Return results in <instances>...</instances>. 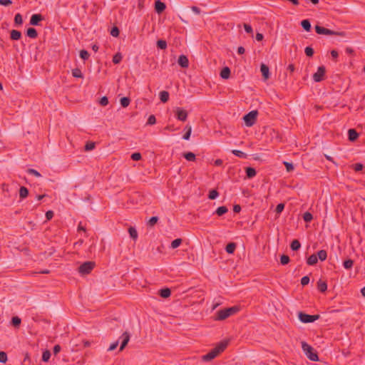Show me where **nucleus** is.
I'll use <instances>...</instances> for the list:
<instances>
[{
    "instance_id": "nucleus-1",
    "label": "nucleus",
    "mask_w": 365,
    "mask_h": 365,
    "mask_svg": "<svg viewBox=\"0 0 365 365\" xmlns=\"http://www.w3.org/2000/svg\"><path fill=\"white\" fill-rule=\"evenodd\" d=\"M230 342L229 339H225L218 343L215 348L210 351L207 354L203 355L202 359L204 361H210L217 357L220 353L224 351Z\"/></svg>"
},
{
    "instance_id": "nucleus-51",
    "label": "nucleus",
    "mask_w": 365,
    "mask_h": 365,
    "mask_svg": "<svg viewBox=\"0 0 365 365\" xmlns=\"http://www.w3.org/2000/svg\"><path fill=\"white\" fill-rule=\"evenodd\" d=\"M284 165H285L287 172H291L294 170V165L292 163L284 161Z\"/></svg>"
},
{
    "instance_id": "nucleus-54",
    "label": "nucleus",
    "mask_w": 365,
    "mask_h": 365,
    "mask_svg": "<svg viewBox=\"0 0 365 365\" xmlns=\"http://www.w3.org/2000/svg\"><path fill=\"white\" fill-rule=\"evenodd\" d=\"M314 49L312 47H306L305 48V53L307 56H312L314 54Z\"/></svg>"
},
{
    "instance_id": "nucleus-30",
    "label": "nucleus",
    "mask_w": 365,
    "mask_h": 365,
    "mask_svg": "<svg viewBox=\"0 0 365 365\" xmlns=\"http://www.w3.org/2000/svg\"><path fill=\"white\" fill-rule=\"evenodd\" d=\"M317 258L321 261H324L327 257V253L326 250H321L317 254Z\"/></svg>"
},
{
    "instance_id": "nucleus-4",
    "label": "nucleus",
    "mask_w": 365,
    "mask_h": 365,
    "mask_svg": "<svg viewBox=\"0 0 365 365\" xmlns=\"http://www.w3.org/2000/svg\"><path fill=\"white\" fill-rule=\"evenodd\" d=\"M257 115H258V111L256 110H252V111L249 112L248 113H247L243 117L245 124L247 127L252 126L256 123Z\"/></svg>"
},
{
    "instance_id": "nucleus-63",
    "label": "nucleus",
    "mask_w": 365,
    "mask_h": 365,
    "mask_svg": "<svg viewBox=\"0 0 365 365\" xmlns=\"http://www.w3.org/2000/svg\"><path fill=\"white\" fill-rule=\"evenodd\" d=\"M61 349V347L60 345H58V344L55 345L53 347V350L54 355L58 354L60 352Z\"/></svg>"
},
{
    "instance_id": "nucleus-61",
    "label": "nucleus",
    "mask_w": 365,
    "mask_h": 365,
    "mask_svg": "<svg viewBox=\"0 0 365 365\" xmlns=\"http://www.w3.org/2000/svg\"><path fill=\"white\" fill-rule=\"evenodd\" d=\"M12 4L11 0H0V4L2 6H8Z\"/></svg>"
},
{
    "instance_id": "nucleus-18",
    "label": "nucleus",
    "mask_w": 365,
    "mask_h": 365,
    "mask_svg": "<svg viewBox=\"0 0 365 365\" xmlns=\"http://www.w3.org/2000/svg\"><path fill=\"white\" fill-rule=\"evenodd\" d=\"M245 173L247 178L249 179L254 178L257 174L255 169L252 167L246 168Z\"/></svg>"
},
{
    "instance_id": "nucleus-57",
    "label": "nucleus",
    "mask_w": 365,
    "mask_h": 365,
    "mask_svg": "<svg viewBox=\"0 0 365 365\" xmlns=\"http://www.w3.org/2000/svg\"><path fill=\"white\" fill-rule=\"evenodd\" d=\"M131 159L133 160H140L141 159V154L140 153H134L131 155Z\"/></svg>"
},
{
    "instance_id": "nucleus-17",
    "label": "nucleus",
    "mask_w": 365,
    "mask_h": 365,
    "mask_svg": "<svg viewBox=\"0 0 365 365\" xmlns=\"http://www.w3.org/2000/svg\"><path fill=\"white\" fill-rule=\"evenodd\" d=\"M317 289L321 292H324L327 289V284L325 281L319 279L317 282Z\"/></svg>"
},
{
    "instance_id": "nucleus-7",
    "label": "nucleus",
    "mask_w": 365,
    "mask_h": 365,
    "mask_svg": "<svg viewBox=\"0 0 365 365\" xmlns=\"http://www.w3.org/2000/svg\"><path fill=\"white\" fill-rule=\"evenodd\" d=\"M299 319L303 323H311L314 322L319 318V315H310L304 312H299Z\"/></svg>"
},
{
    "instance_id": "nucleus-34",
    "label": "nucleus",
    "mask_w": 365,
    "mask_h": 365,
    "mask_svg": "<svg viewBox=\"0 0 365 365\" xmlns=\"http://www.w3.org/2000/svg\"><path fill=\"white\" fill-rule=\"evenodd\" d=\"M95 146H96V143L94 142H87L86 144L85 145V147H84V150L86 151H90V150H92L95 148Z\"/></svg>"
},
{
    "instance_id": "nucleus-3",
    "label": "nucleus",
    "mask_w": 365,
    "mask_h": 365,
    "mask_svg": "<svg viewBox=\"0 0 365 365\" xmlns=\"http://www.w3.org/2000/svg\"><path fill=\"white\" fill-rule=\"evenodd\" d=\"M302 348L309 359L313 361H317L319 360L317 353L315 351L313 347H312L307 342H302Z\"/></svg>"
},
{
    "instance_id": "nucleus-64",
    "label": "nucleus",
    "mask_w": 365,
    "mask_h": 365,
    "mask_svg": "<svg viewBox=\"0 0 365 365\" xmlns=\"http://www.w3.org/2000/svg\"><path fill=\"white\" fill-rule=\"evenodd\" d=\"M287 70L289 71L290 73H293L295 70V66L294 64L291 63L289 64L287 68Z\"/></svg>"
},
{
    "instance_id": "nucleus-21",
    "label": "nucleus",
    "mask_w": 365,
    "mask_h": 365,
    "mask_svg": "<svg viewBox=\"0 0 365 365\" xmlns=\"http://www.w3.org/2000/svg\"><path fill=\"white\" fill-rule=\"evenodd\" d=\"M160 99L163 103H166L169 100V93L166 91H163L159 93Z\"/></svg>"
},
{
    "instance_id": "nucleus-23",
    "label": "nucleus",
    "mask_w": 365,
    "mask_h": 365,
    "mask_svg": "<svg viewBox=\"0 0 365 365\" xmlns=\"http://www.w3.org/2000/svg\"><path fill=\"white\" fill-rule=\"evenodd\" d=\"M236 249V244L235 242H230L226 245L225 250L228 254H232Z\"/></svg>"
},
{
    "instance_id": "nucleus-52",
    "label": "nucleus",
    "mask_w": 365,
    "mask_h": 365,
    "mask_svg": "<svg viewBox=\"0 0 365 365\" xmlns=\"http://www.w3.org/2000/svg\"><path fill=\"white\" fill-rule=\"evenodd\" d=\"M284 209V203H279L277 205L276 207V209H275V212L277 213V214H279L281 213Z\"/></svg>"
},
{
    "instance_id": "nucleus-46",
    "label": "nucleus",
    "mask_w": 365,
    "mask_h": 365,
    "mask_svg": "<svg viewBox=\"0 0 365 365\" xmlns=\"http://www.w3.org/2000/svg\"><path fill=\"white\" fill-rule=\"evenodd\" d=\"M27 173L29 174H31V175H33L37 178H39L41 176V173L39 172H38L35 169H33V168H29L27 170Z\"/></svg>"
},
{
    "instance_id": "nucleus-2",
    "label": "nucleus",
    "mask_w": 365,
    "mask_h": 365,
    "mask_svg": "<svg viewBox=\"0 0 365 365\" xmlns=\"http://www.w3.org/2000/svg\"><path fill=\"white\" fill-rule=\"evenodd\" d=\"M240 311L238 306H233L226 309H220L215 313L214 319L215 321H223L230 316H232Z\"/></svg>"
},
{
    "instance_id": "nucleus-58",
    "label": "nucleus",
    "mask_w": 365,
    "mask_h": 365,
    "mask_svg": "<svg viewBox=\"0 0 365 365\" xmlns=\"http://www.w3.org/2000/svg\"><path fill=\"white\" fill-rule=\"evenodd\" d=\"M100 104L103 106H106L108 104V99L106 96H103L99 101Z\"/></svg>"
},
{
    "instance_id": "nucleus-8",
    "label": "nucleus",
    "mask_w": 365,
    "mask_h": 365,
    "mask_svg": "<svg viewBox=\"0 0 365 365\" xmlns=\"http://www.w3.org/2000/svg\"><path fill=\"white\" fill-rule=\"evenodd\" d=\"M326 68L324 66L318 67L317 71L314 73L313 79L315 82H321L324 79Z\"/></svg>"
},
{
    "instance_id": "nucleus-31",
    "label": "nucleus",
    "mask_w": 365,
    "mask_h": 365,
    "mask_svg": "<svg viewBox=\"0 0 365 365\" xmlns=\"http://www.w3.org/2000/svg\"><path fill=\"white\" fill-rule=\"evenodd\" d=\"M120 102L122 107L126 108L129 106L130 99L128 97H123L120 98Z\"/></svg>"
},
{
    "instance_id": "nucleus-53",
    "label": "nucleus",
    "mask_w": 365,
    "mask_h": 365,
    "mask_svg": "<svg viewBox=\"0 0 365 365\" xmlns=\"http://www.w3.org/2000/svg\"><path fill=\"white\" fill-rule=\"evenodd\" d=\"M352 167L356 172H359L362 170L364 165L361 163H355Z\"/></svg>"
},
{
    "instance_id": "nucleus-9",
    "label": "nucleus",
    "mask_w": 365,
    "mask_h": 365,
    "mask_svg": "<svg viewBox=\"0 0 365 365\" xmlns=\"http://www.w3.org/2000/svg\"><path fill=\"white\" fill-rule=\"evenodd\" d=\"M175 117L180 121H185L187 118V112L182 108L177 107L175 110Z\"/></svg>"
},
{
    "instance_id": "nucleus-42",
    "label": "nucleus",
    "mask_w": 365,
    "mask_h": 365,
    "mask_svg": "<svg viewBox=\"0 0 365 365\" xmlns=\"http://www.w3.org/2000/svg\"><path fill=\"white\" fill-rule=\"evenodd\" d=\"M14 23L16 25H21L23 23L22 16L20 14H16L14 17Z\"/></svg>"
},
{
    "instance_id": "nucleus-59",
    "label": "nucleus",
    "mask_w": 365,
    "mask_h": 365,
    "mask_svg": "<svg viewBox=\"0 0 365 365\" xmlns=\"http://www.w3.org/2000/svg\"><path fill=\"white\" fill-rule=\"evenodd\" d=\"M30 362H31V359H30L29 354V353H28V352H26V353L25 354V357H24V359L23 364H24V365H27V364H30Z\"/></svg>"
},
{
    "instance_id": "nucleus-5",
    "label": "nucleus",
    "mask_w": 365,
    "mask_h": 365,
    "mask_svg": "<svg viewBox=\"0 0 365 365\" xmlns=\"http://www.w3.org/2000/svg\"><path fill=\"white\" fill-rule=\"evenodd\" d=\"M315 31L318 34H322V35H335V36H344L345 33L344 32H336L332 30H330L329 29L322 27L319 25L315 26Z\"/></svg>"
},
{
    "instance_id": "nucleus-12",
    "label": "nucleus",
    "mask_w": 365,
    "mask_h": 365,
    "mask_svg": "<svg viewBox=\"0 0 365 365\" xmlns=\"http://www.w3.org/2000/svg\"><path fill=\"white\" fill-rule=\"evenodd\" d=\"M165 4L162 2L160 0H157L155 2V10L158 14H161L165 9Z\"/></svg>"
},
{
    "instance_id": "nucleus-56",
    "label": "nucleus",
    "mask_w": 365,
    "mask_h": 365,
    "mask_svg": "<svg viewBox=\"0 0 365 365\" xmlns=\"http://www.w3.org/2000/svg\"><path fill=\"white\" fill-rule=\"evenodd\" d=\"M309 277L308 276H304L301 279V284L302 286L307 285L309 283Z\"/></svg>"
},
{
    "instance_id": "nucleus-10",
    "label": "nucleus",
    "mask_w": 365,
    "mask_h": 365,
    "mask_svg": "<svg viewBox=\"0 0 365 365\" xmlns=\"http://www.w3.org/2000/svg\"><path fill=\"white\" fill-rule=\"evenodd\" d=\"M130 336L128 331H125L120 336V339H122V341H121V344H120V349H119L120 351H123L125 349V347L127 346L128 341H130Z\"/></svg>"
},
{
    "instance_id": "nucleus-36",
    "label": "nucleus",
    "mask_w": 365,
    "mask_h": 365,
    "mask_svg": "<svg viewBox=\"0 0 365 365\" xmlns=\"http://www.w3.org/2000/svg\"><path fill=\"white\" fill-rule=\"evenodd\" d=\"M354 261L351 259H346L344 262V267L346 269H349L353 267Z\"/></svg>"
},
{
    "instance_id": "nucleus-37",
    "label": "nucleus",
    "mask_w": 365,
    "mask_h": 365,
    "mask_svg": "<svg viewBox=\"0 0 365 365\" xmlns=\"http://www.w3.org/2000/svg\"><path fill=\"white\" fill-rule=\"evenodd\" d=\"M181 243L182 240L180 238L175 239L171 242L170 247L173 249H175L181 245Z\"/></svg>"
},
{
    "instance_id": "nucleus-33",
    "label": "nucleus",
    "mask_w": 365,
    "mask_h": 365,
    "mask_svg": "<svg viewBox=\"0 0 365 365\" xmlns=\"http://www.w3.org/2000/svg\"><path fill=\"white\" fill-rule=\"evenodd\" d=\"M21 322V319L19 317H14L11 319V324L16 327L18 328Z\"/></svg>"
},
{
    "instance_id": "nucleus-45",
    "label": "nucleus",
    "mask_w": 365,
    "mask_h": 365,
    "mask_svg": "<svg viewBox=\"0 0 365 365\" xmlns=\"http://www.w3.org/2000/svg\"><path fill=\"white\" fill-rule=\"evenodd\" d=\"M289 257L286 255H282L280 257V262L282 264L285 265L289 262Z\"/></svg>"
},
{
    "instance_id": "nucleus-49",
    "label": "nucleus",
    "mask_w": 365,
    "mask_h": 365,
    "mask_svg": "<svg viewBox=\"0 0 365 365\" xmlns=\"http://www.w3.org/2000/svg\"><path fill=\"white\" fill-rule=\"evenodd\" d=\"M119 34V29L117 26H113L110 31V34L114 37H117L118 36Z\"/></svg>"
},
{
    "instance_id": "nucleus-50",
    "label": "nucleus",
    "mask_w": 365,
    "mask_h": 365,
    "mask_svg": "<svg viewBox=\"0 0 365 365\" xmlns=\"http://www.w3.org/2000/svg\"><path fill=\"white\" fill-rule=\"evenodd\" d=\"M156 123V118L155 117L154 115H150L149 117H148V121H147V124L148 125H154Z\"/></svg>"
},
{
    "instance_id": "nucleus-14",
    "label": "nucleus",
    "mask_w": 365,
    "mask_h": 365,
    "mask_svg": "<svg viewBox=\"0 0 365 365\" xmlns=\"http://www.w3.org/2000/svg\"><path fill=\"white\" fill-rule=\"evenodd\" d=\"M178 63L182 68H187L189 66L188 58L185 55H180L179 56Z\"/></svg>"
},
{
    "instance_id": "nucleus-41",
    "label": "nucleus",
    "mask_w": 365,
    "mask_h": 365,
    "mask_svg": "<svg viewBox=\"0 0 365 365\" xmlns=\"http://www.w3.org/2000/svg\"><path fill=\"white\" fill-rule=\"evenodd\" d=\"M219 195V192L216 190H212L210 191L208 197L210 200H215Z\"/></svg>"
},
{
    "instance_id": "nucleus-47",
    "label": "nucleus",
    "mask_w": 365,
    "mask_h": 365,
    "mask_svg": "<svg viewBox=\"0 0 365 365\" xmlns=\"http://www.w3.org/2000/svg\"><path fill=\"white\" fill-rule=\"evenodd\" d=\"M158 217H156V216L152 217L148 222V225L153 227L158 222Z\"/></svg>"
},
{
    "instance_id": "nucleus-27",
    "label": "nucleus",
    "mask_w": 365,
    "mask_h": 365,
    "mask_svg": "<svg viewBox=\"0 0 365 365\" xmlns=\"http://www.w3.org/2000/svg\"><path fill=\"white\" fill-rule=\"evenodd\" d=\"M21 37V33L17 30H12L11 31V38L12 40H19Z\"/></svg>"
},
{
    "instance_id": "nucleus-40",
    "label": "nucleus",
    "mask_w": 365,
    "mask_h": 365,
    "mask_svg": "<svg viewBox=\"0 0 365 365\" xmlns=\"http://www.w3.org/2000/svg\"><path fill=\"white\" fill-rule=\"evenodd\" d=\"M51 357V352L48 350H46L43 352L42 354V361L47 362L48 361L49 359Z\"/></svg>"
},
{
    "instance_id": "nucleus-13",
    "label": "nucleus",
    "mask_w": 365,
    "mask_h": 365,
    "mask_svg": "<svg viewBox=\"0 0 365 365\" xmlns=\"http://www.w3.org/2000/svg\"><path fill=\"white\" fill-rule=\"evenodd\" d=\"M260 71L262 75V77L264 81L267 80L269 78V67L264 63H262L260 66Z\"/></svg>"
},
{
    "instance_id": "nucleus-26",
    "label": "nucleus",
    "mask_w": 365,
    "mask_h": 365,
    "mask_svg": "<svg viewBox=\"0 0 365 365\" xmlns=\"http://www.w3.org/2000/svg\"><path fill=\"white\" fill-rule=\"evenodd\" d=\"M228 211V209L225 206H220L217 208L215 213L217 214L218 216H222L227 213Z\"/></svg>"
},
{
    "instance_id": "nucleus-11",
    "label": "nucleus",
    "mask_w": 365,
    "mask_h": 365,
    "mask_svg": "<svg viewBox=\"0 0 365 365\" xmlns=\"http://www.w3.org/2000/svg\"><path fill=\"white\" fill-rule=\"evenodd\" d=\"M44 19V17L40 14H33L30 19V24L32 26H38L39 23Z\"/></svg>"
},
{
    "instance_id": "nucleus-6",
    "label": "nucleus",
    "mask_w": 365,
    "mask_h": 365,
    "mask_svg": "<svg viewBox=\"0 0 365 365\" xmlns=\"http://www.w3.org/2000/svg\"><path fill=\"white\" fill-rule=\"evenodd\" d=\"M95 265L96 264L94 262H85L78 267V272L82 275L88 274L93 269Z\"/></svg>"
},
{
    "instance_id": "nucleus-44",
    "label": "nucleus",
    "mask_w": 365,
    "mask_h": 365,
    "mask_svg": "<svg viewBox=\"0 0 365 365\" xmlns=\"http://www.w3.org/2000/svg\"><path fill=\"white\" fill-rule=\"evenodd\" d=\"M303 219L306 222H309L313 219V216L310 212H306L303 215Z\"/></svg>"
},
{
    "instance_id": "nucleus-28",
    "label": "nucleus",
    "mask_w": 365,
    "mask_h": 365,
    "mask_svg": "<svg viewBox=\"0 0 365 365\" xmlns=\"http://www.w3.org/2000/svg\"><path fill=\"white\" fill-rule=\"evenodd\" d=\"M301 26L307 31H309L311 29V23L308 19L302 20Z\"/></svg>"
},
{
    "instance_id": "nucleus-48",
    "label": "nucleus",
    "mask_w": 365,
    "mask_h": 365,
    "mask_svg": "<svg viewBox=\"0 0 365 365\" xmlns=\"http://www.w3.org/2000/svg\"><path fill=\"white\" fill-rule=\"evenodd\" d=\"M8 360L7 354L4 351H0V362L5 364Z\"/></svg>"
},
{
    "instance_id": "nucleus-32",
    "label": "nucleus",
    "mask_w": 365,
    "mask_h": 365,
    "mask_svg": "<svg viewBox=\"0 0 365 365\" xmlns=\"http://www.w3.org/2000/svg\"><path fill=\"white\" fill-rule=\"evenodd\" d=\"M232 153L235 156H237L241 158H247V155L245 153H244L241 150H232Z\"/></svg>"
},
{
    "instance_id": "nucleus-29",
    "label": "nucleus",
    "mask_w": 365,
    "mask_h": 365,
    "mask_svg": "<svg viewBox=\"0 0 365 365\" xmlns=\"http://www.w3.org/2000/svg\"><path fill=\"white\" fill-rule=\"evenodd\" d=\"M290 247L292 250L297 251L301 247V244L298 240H294L290 245Z\"/></svg>"
},
{
    "instance_id": "nucleus-15",
    "label": "nucleus",
    "mask_w": 365,
    "mask_h": 365,
    "mask_svg": "<svg viewBox=\"0 0 365 365\" xmlns=\"http://www.w3.org/2000/svg\"><path fill=\"white\" fill-rule=\"evenodd\" d=\"M231 71L229 67H224L220 73V76L223 79H228L230 77Z\"/></svg>"
},
{
    "instance_id": "nucleus-62",
    "label": "nucleus",
    "mask_w": 365,
    "mask_h": 365,
    "mask_svg": "<svg viewBox=\"0 0 365 365\" xmlns=\"http://www.w3.org/2000/svg\"><path fill=\"white\" fill-rule=\"evenodd\" d=\"M53 217V212L52 210H48L46 212V217L48 220H50Z\"/></svg>"
},
{
    "instance_id": "nucleus-16",
    "label": "nucleus",
    "mask_w": 365,
    "mask_h": 365,
    "mask_svg": "<svg viewBox=\"0 0 365 365\" xmlns=\"http://www.w3.org/2000/svg\"><path fill=\"white\" fill-rule=\"evenodd\" d=\"M359 137L358 133L354 129H349L348 130V138L351 142L355 141Z\"/></svg>"
},
{
    "instance_id": "nucleus-35",
    "label": "nucleus",
    "mask_w": 365,
    "mask_h": 365,
    "mask_svg": "<svg viewBox=\"0 0 365 365\" xmlns=\"http://www.w3.org/2000/svg\"><path fill=\"white\" fill-rule=\"evenodd\" d=\"M128 232H129L130 236L131 238H133V240L137 239V237H138V232H137L136 230L134 227H129Z\"/></svg>"
},
{
    "instance_id": "nucleus-39",
    "label": "nucleus",
    "mask_w": 365,
    "mask_h": 365,
    "mask_svg": "<svg viewBox=\"0 0 365 365\" xmlns=\"http://www.w3.org/2000/svg\"><path fill=\"white\" fill-rule=\"evenodd\" d=\"M122 60V55L120 53H117L113 57V62L115 64L119 63Z\"/></svg>"
},
{
    "instance_id": "nucleus-55",
    "label": "nucleus",
    "mask_w": 365,
    "mask_h": 365,
    "mask_svg": "<svg viewBox=\"0 0 365 365\" xmlns=\"http://www.w3.org/2000/svg\"><path fill=\"white\" fill-rule=\"evenodd\" d=\"M243 26H244V29H245V31L247 34H250L252 35L253 30H252V26L250 24H244Z\"/></svg>"
},
{
    "instance_id": "nucleus-24",
    "label": "nucleus",
    "mask_w": 365,
    "mask_h": 365,
    "mask_svg": "<svg viewBox=\"0 0 365 365\" xmlns=\"http://www.w3.org/2000/svg\"><path fill=\"white\" fill-rule=\"evenodd\" d=\"M29 195V190L24 186H21L19 189V197L21 199H24Z\"/></svg>"
},
{
    "instance_id": "nucleus-25",
    "label": "nucleus",
    "mask_w": 365,
    "mask_h": 365,
    "mask_svg": "<svg viewBox=\"0 0 365 365\" xmlns=\"http://www.w3.org/2000/svg\"><path fill=\"white\" fill-rule=\"evenodd\" d=\"M182 155L188 161L193 162L196 159L195 155L192 152L184 153Z\"/></svg>"
},
{
    "instance_id": "nucleus-19",
    "label": "nucleus",
    "mask_w": 365,
    "mask_h": 365,
    "mask_svg": "<svg viewBox=\"0 0 365 365\" xmlns=\"http://www.w3.org/2000/svg\"><path fill=\"white\" fill-rule=\"evenodd\" d=\"M26 35L29 38H35L38 36V33L36 29L30 27L26 31Z\"/></svg>"
},
{
    "instance_id": "nucleus-43",
    "label": "nucleus",
    "mask_w": 365,
    "mask_h": 365,
    "mask_svg": "<svg viewBox=\"0 0 365 365\" xmlns=\"http://www.w3.org/2000/svg\"><path fill=\"white\" fill-rule=\"evenodd\" d=\"M90 56L89 53L86 50H81L80 51V57L83 60H88Z\"/></svg>"
},
{
    "instance_id": "nucleus-20",
    "label": "nucleus",
    "mask_w": 365,
    "mask_h": 365,
    "mask_svg": "<svg viewBox=\"0 0 365 365\" xmlns=\"http://www.w3.org/2000/svg\"><path fill=\"white\" fill-rule=\"evenodd\" d=\"M317 262H318V258H317V255H315V254L310 255L307 258V263L309 265H314L317 263Z\"/></svg>"
},
{
    "instance_id": "nucleus-60",
    "label": "nucleus",
    "mask_w": 365,
    "mask_h": 365,
    "mask_svg": "<svg viewBox=\"0 0 365 365\" xmlns=\"http://www.w3.org/2000/svg\"><path fill=\"white\" fill-rule=\"evenodd\" d=\"M118 345V341L113 342V344H110V346L108 349V351H111L115 350L117 348Z\"/></svg>"
},
{
    "instance_id": "nucleus-22",
    "label": "nucleus",
    "mask_w": 365,
    "mask_h": 365,
    "mask_svg": "<svg viewBox=\"0 0 365 365\" xmlns=\"http://www.w3.org/2000/svg\"><path fill=\"white\" fill-rule=\"evenodd\" d=\"M159 294L163 298H168L171 294V291L169 288L162 289L159 291Z\"/></svg>"
},
{
    "instance_id": "nucleus-38",
    "label": "nucleus",
    "mask_w": 365,
    "mask_h": 365,
    "mask_svg": "<svg viewBox=\"0 0 365 365\" xmlns=\"http://www.w3.org/2000/svg\"><path fill=\"white\" fill-rule=\"evenodd\" d=\"M72 76L75 78H83V73L79 68L73 69Z\"/></svg>"
}]
</instances>
